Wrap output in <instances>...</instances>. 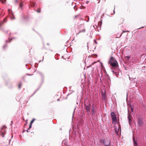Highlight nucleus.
<instances>
[{"label":"nucleus","instance_id":"obj_1","mask_svg":"<svg viewBox=\"0 0 146 146\" xmlns=\"http://www.w3.org/2000/svg\"><path fill=\"white\" fill-rule=\"evenodd\" d=\"M108 63L113 67H117L118 63L115 58L112 56L110 57Z\"/></svg>","mask_w":146,"mask_h":146},{"label":"nucleus","instance_id":"obj_2","mask_svg":"<svg viewBox=\"0 0 146 146\" xmlns=\"http://www.w3.org/2000/svg\"><path fill=\"white\" fill-rule=\"evenodd\" d=\"M111 115L112 120V123L113 124L115 125L117 123V117L115 113L114 112H111Z\"/></svg>","mask_w":146,"mask_h":146},{"label":"nucleus","instance_id":"obj_3","mask_svg":"<svg viewBox=\"0 0 146 146\" xmlns=\"http://www.w3.org/2000/svg\"><path fill=\"white\" fill-rule=\"evenodd\" d=\"M92 115L93 116H94L95 115V108L94 106L93 105L92 106Z\"/></svg>","mask_w":146,"mask_h":146},{"label":"nucleus","instance_id":"obj_4","mask_svg":"<svg viewBox=\"0 0 146 146\" xmlns=\"http://www.w3.org/2000/svg\"><path fill=\"white\" fill-rule=\"evenodd\" d=\"M86 111L87 112H89L91 108V106L90 105H89L88 106H86Z\"/></svg>","mask_w":146,"mask_h":146},{"label":"nucleus","instance_id":"obj_5","mask_svg":"<svg viewBox=\"0 0 146 146\" xmlns=\"http://www.w3.org/2000/svg\"><path fill=\"white\" fill-rule=\"evenodd\" d=\"M133 143L134 146H137V141L135 140V138L134 137H133Z\"/></svg>","mask_w":146,"mask_h":146},{"label":"nucleus","instance_id":"obj_6","mask_svg":"<svg viewBox=\"0 0 146 146\" xmlns=\"http://www.w3.org/2000/svg\"><path fill=\"white\" fill-rule=\"evenodd\" d=\"M128 119L129 120V123L130 125L131 123V117L130 114H128Z\"/></svg>","mask_w":146,"mask_h":146},{"label":"nucleus","instance_id":"obj_7","mask_svg":"<svg viewBox=\"0 0 146 146\" xmlns=\"http://www.w3.org/2000/svg\"><path fill=\"white\" fill-rule=\"evenodd\" d=\"M138 125L140 126L142 125V121L139 119L138 120Z\"/></svg>","mask_w":146,"mask_h":146},{"label":"nucleus","instance_id":"obj_8","mask_svg":"<svg viewBox=\"0 0 146 146\" xmlns=\"http://www.w3.org/2000/svg\"><path fill=\"white\" fill-rule=\"evenodd\" d=\"M86 32V29H84L82 30H81L79 31V33H85Z\"/></svg>","mask_w":146,"mask_h":146},{"label":"nucleus","instance_id":"obj_9","mask_svg":"<svg viewBox=\"0 0 146 146\" xmlns=\"http://www.w3.org/2000/svg\"><path fill=\"white\" fill-rule=\"evenodd\" d=\"M119 130L121 131V128L119 126V128H118V130L117 129H115V131H116V132L117 133L118 131H119Z\"/></svg>","mask_w":146,"mask_h":146},{"label":"nucleus","instance_id":"obj_10","mask_svg":"<svg viewBox=\"0 0 146 146\" xmlns=\"http://www.w3.org/2000/svg\"><path fill=\"white\" fill-rule=\"evenodd\" d=\"M3 23H4L3 21H1L0 22V27L1 26Z\"/></svg>","mask_w":146,"mask_h":146},{"label":"nucleus","instance_id":"obj_11","mask_svg":"<svg viewBox=\"0 0 146 146\" xmlns=\"http://www.w3.org/2000/svg\"><path fill=\"white\" fill-rule=\"evenodd\" d=\"M35 120V119H33V120L31 121L30 123L31 124H32L33 122H34V121Z\"/></svg>","mask_w":146,"mask_h":146},{"label":"nucleus","instance_id":"obj_12","mask_svg":"<svg viewBox=\"0 0 146 146\" xmlns=\"http://www.w3.org/2000/svg\"><path fill=\"white\" fill-rule=\"evenodd\" d=\"M0 1L2 2V3H4L5 2V0H0Z\"/></svg>","mask_w":146,"mask_h":146},{"label":"nucleus","instance_id":"obj_13","mask_svg":"<svg viewBox=\"0 0 146 146\" xmlns=\"http://www.w3.org/2000/svg\"><path fill=\"white\" fill-rule=\"evenodd\" d=\"M105 146H111V145H110V142H109V144L108 145H106L105 144Z\"/></svg>","mask_w":146,"mask_h":146},{"label":"nucleus","instance_id":"obj_14","mask_svg":"<svg viewBox=\"0 0 146 146\" xmlns=\"http://www.w3.org/2000/svg\"><path fill=\"white\" fill-rule=\"evenodd\" d=\"M32 124L30 123V125H29V129H30L31 128L32 126Z\"/></svg>","mask_w":146,"mask_h":146},{"label":"nucleus","instance_id":"obj_15","mask_svg":"<svg viewBox=\"0 0 146 146\" xmlns=\"http://www.w3.org/2000/svg\"><path fill=\"white\" fill-rule=\"evenodd\" d=\"M22 85V84L21 83H20L19 85V88L20 89L21 88V85Z\"/></svg>","mask_w":146,"mask_h":146},{"label":"nucleus","instance_id":"obj_16","mask_svg":"<svg viewBox=\"0 0 146 146\" xmlns=\"http://www.w3.org/2000/svg\"><path fill=\"white\" fill-rule=\"evenodd\" d=\"M23 3H22L20 5V7H21V8H22V7L23 6Z\"/></svg>","mask_w":146,"mask_h":146},{"label":"nucleus","instance_id":"obj_17","mask_svg":"<svg viewBox=\"0 0 146 146\" xmlns=\"http://www.w3.org/2000/svg\"><path fill=\"white\" fill-rule=\"evenodd\" d=\"M131 110L132 112H133V108L132 107H131Z\"/></svg>","mask_w":146,"mask_h":146},{"label":"nucleus","instance_id":"obj_18","mask_svg":"<svg viewBox=\"0 0 146 146\" xmlns=\"http://www.w3.org/2000/svg\"><path fill=\"white\" fill-rule=\"evenodd\" d=\"M36 11L38 13H40V10L39 9L37 10Z\"/></svg>","mask_w":146,"mask_h":146},{"label":"nucleus","instance_id":"obj_19","mask_svg":"<svg viewBox=\"0 0 146 146\" xmlns=\"http://www.w3.org/2000/svg\"><path fill=\"white\" fill-rule=\"evenodd\" d=\"M2 136L3 137H4L5 136V134L3 133H2L1 134Z\"/></svg>","mask_w":146,"mask_h":146},{"label":"nucleus","instance_id":"obj_20","mask_svg":"<svg viewBox=\"0 0 146 146\" xmlns=\"http://www.w3.org/2000/svg\"><path fill=\"white\" fill-rule=\"evenodd\" d=\"M29 128H28L27 130V132H30V131H29Z\"/></svg>","mask_w":146,"mask_h":146},{"label":"nucleus","instance_id":"obj_21","mask_svg":"<svg viewBox=\"0 0 146 146\" xmlns=\"http://www.w3.org/2000/svg\"><path fill=\"white\" fill-rule=\"evenodd\" d=\"M15 17L14 16H13V18H11V19H15Z\"/></svg>","mask_w":146,"mask_h":146},{"label":"nucleus","instance_id":"obj_22","mask_svg":"<svg viewBox=\"0 0 146 146\" xmlns=\"http://www.w3.org/2000/svg\"><path fill=\"white\" fill-rule=\"evenodd\" d=\"M5 20H6V18H5L4 19V20H3V21H5V22H6V21H5Z\"/></svg>","mask_w":146,"mask_h":146},{"label":"nucleus","instance_id":"obj_23","mask_svg":"<svg viewBox=\"0 0 146 146\" xmlns=\"http://www.w3.org/2000/svg\"><path fill=\"white\" fill-rule=\"evenodd\" d=\"M17 1H18V0H15V2L16 3H17Z\"/></svg>","mask_w":146,"mask_h":146},{"label":"nucleus","instance_id":"obj_24","mask_svg":"<svg viewBox=\"0 0 146 146\" xmlns=\"http://www.w3.org/2000/svg\"><path fill=\"white\" fill-rule=\"evenodd\" d=\"M80 33H79V32L78 33H76V35H78Z\"/></svg>","mask_w":146,"mask_h":146},{"label":"nucleus","instance_id":"obj_25","mask_svg":"<svg viewBox=\"0 0 146 146\" xmlns=\"http://www.w3.org/2000/svg\"><path fill=\"white\" fill-rule=\"evenodd\" d=\"M105 141V140H103V141H102V142H104V141Z\"/></svg>","mask_w":146,"mask_h":146},{"label":"nucleus","instance_id":"obj_26","mask_svg":"<svg viewBox=\"0 0 146 146\" xmlns=\"http://www.w3.org/2000/svg\"><path fill=\"white\" fill-rule=\"evenodd\" d=\"M143 28V27H141V28H139V29H140L141 28Z\"/></svg>","mask_w":146,"mask_h":146},{"label":"nucleus","instance_id":"obj_27","mask_svg":"<svg viewBox=\"0 0 146 146\" xmlns=\"http://www.w3.org/2000/svg\"><path fill=\"white\" fill-rule=\"evenodd\" d=\"M127 31H123V32H126Z\"/></svg>","mask_w":146,"mask_h":146},{"label":"nucleus","instance_id":"obj_28","mask_svg":"<svg viewBox=\"0 0 146 146\" xmlns=\"http://www.w3.org/2000/svg\"><path fill=\"white\" fill-rule=\"evenodd\" d=\"M91 66V65H90L89 66H88V67H90V66Z\"/></svg>","mask_w":146,"mask_h":146},{"label":"nucleus","instance_id":"obj_29","mask_svg":"<svg viewBox=\"0 0 146 146\" xmlns=\"http://www.w3.org/2000/svg\"><path fill=\"white\" fill-rule=\"evenodd\" d=\"M11 123H12V124L13 123V121H11Z\"/></svg>","mask_w":146,"mask_h":146},{"label":"nucleus","instance_id":"obj_30","mask_svg":"<svg viewBox=\"0 0 146 146\" xmlns=\"http://www.w3.org/2000/svg\"><path fill=\"white\" fill-rule=\"evenodd\" d=\"M127 58H129V56H128V57H127Z\"/></svg>","mask_w":146,"mask_h":146}]
</instances>
